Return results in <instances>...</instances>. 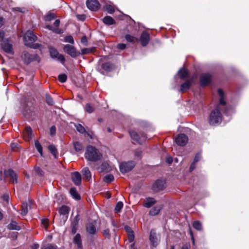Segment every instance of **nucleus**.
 I'll return each instance as SVG.
<instances>
[{
  "label": "nucleus",
  "instance_id": "39",
  "mask_svg": "<svg viewBox=\"0 0 249 249\" xmlns=\"http://www.w3.org/2000/svg\"><path fill=\"white\" fill-rule=\"evenodd\" d=\"M103 69L106 71H110L113 68V65L109 62L103 63L102 65Z\"/></svg>",
  "mask_w": 249,
  "mask_h": 249
},
{
  "label": "nucleus",
  "instance_id": "31",
  "mask_svg": "<svg viewBox=\"0 0 249 249\" xmlns=\"http://www.w3.org/2000/svg\"><path fill=\"white\" fill-rule=\"evenodd\" d=\"M103 22L107 25H113L115 23L114 19L110 16H106L103 19Z\"/></svg>",
  "mask_w": 249,
  "mask_h": 249
},
{
  "label": "nucleus",
  "instance_id": "19",
  "mask_svg": "<svg viewBox=\"0 0 249 249\" xmlns=\"http://www.w3.org/2000/svg\"><path fill=\"white\" fill-rule=\"evenodd\" d=\"M187 79L188 80L187 81L180 85V91L181 92L184 93L187 91L190 88L192 83V80H193V79Z\"/></svg>",
  "mask_w": 249,
  "mask_h": 249
},
{
  "label": "nucleus",
  "instance_id": "37",
  "mask_svg": "<svg viewBox=\"0 0 249 249\" xmlns=\"http://www.w3.org/2000/svg\"><path fill=\"white\" fill-rule=\"evenodd\" d=\"M46 103L49 106H53L54 104L52 96L48 93L45 95Z\"/></svg>",
  "mask_w": 249,
  "mask_h": 249
},
{
  "label": "nucleus",
  "instance_id": "25",
  "mask_svg": "<svg viewBox=\"0 0 249 249\" xmlns=\"http://www.w3.org/2000/svg\"><path fill=\"white\" fill-rule=\"evenodd\" d=\"M83 177L85 178L87 181H89L91 178V173L89 171L88 167H84L81 171Z\"/></svg>",
  "mask_w": 249,
  "mask_h": 249
},
{
  "label": "nucleus",
  "instance_id": "64",
  "mask_svg": "<svg viewBox=\"0 0 249 249\" xmlns=\"http://www.w3.org/2000/svg\"><path fill=\"white\" fill-rule=\"evenodd\" d=\"M24 10H25L24 8H19V7H16V8H14L13 9V11H19L21 13H24Z\"/></svg>",
  "mask_w": 249,
  "mask_h": 249
},
{
  "label": "nucleus",
  "instance_id": "45",
  "mask_svg": "<svg viewBox=\"0 0 249 249\" xmlns=\"http://www.w3.org/2000/svg\"><path fill=\"white\" fill-rule=\"evenodd\" d=\"M55 18V15L53 13H48L45 17V19L46 21H50Z\"/></svg>",
  "mask_w": 249,
  "mask_h": 249
},
{
  "label": "nucleus",
  "instance_id": "58",
  "mask_svg": "<svg viewBox=\"0 0 249 249\" xmlns=\"http://www.w3.org/2000/svg\"><path fill=\"white\" fill-rule=\"evenodd\" d=\"M196 162L193 161L190 166L189 172H192L196 168Z\"/></svg>",
  "mask_w": 249,
  "mask_h": 249
},
{
  "label": "nucleus",
  "instance_id": "4",
  "mask_svg": "<svg viewBox=\"0 0 249 249\" xmlns=\"http://www.w3.org/2000/svg\"><path fill=\"white\" fill-rule=\"evenodd\" d=\"M85 157L88 161L96 162L101 160L102 154L95 147L89 145L87 147Z\"/></svg>",
  "mask_w": 249,
  "mask_h": 249
},
{
  "label": "nucleus",
  "instance_id": "62",
  "mask_svg": "<svg viewBox=\"0 0 249 249\" xmlns=\"http://www.w3.org/2000/svg\"><path fill=\"white\" fill-rule=\"evenodd\" d=\"M76 17L78 19L84 21L86 19V16L85 15H77Z\"/></svg>",
  "mask_w": 249,
  "mask_h": 249
},
{
  "label": "nucleus",
  "instance_id": "50",
  "mask_svg": "<svg viewBox=\"0 0 249 249\" xmlns=\"http://www.w3.org/2000/svg\"><path fill=\"white\" fill-rule=\"evenodd\" d=\"M35 171L40 177H43L44 176V172L39 167L35 168Z\"/></svg>",
  "mask_w": 249,
  "mask_h": 249
},
{
  "label": "nucleus",
  "instance_id": "13",
  "mask_svg": "<svg viewBox=\"0 0 249 249\" xmlns=\"http://www.w3.org/2000/svg\"><path fill=\"white\" fill-rule=\"evenodd\" d=\"M2 48L3 51L6 53L13 54V45L10 40L8 39H5L1 43Z\"/></svg>",
  "mask_w": 249,
  "mask_h": 249
},
{
  "label": "nucleus",
  "instance_id": "53",
  "mask_svg": "<svg viewBox=\"0 0 249 249\" xmlns=\"http://www.w3.org/2000/svg\"><path fill=\"white\" fill-rule=\"evenodd\" d=\"M92 49L90 48H84L81 51V54L83 55L86 54L91 53Z\"/></svg>",
  "mask_w": 249,
  "mask_h": 249
},
{
  "label": "nucleus",
  "instance_id": "20",
  "mask_svg": "<svg viewBox=\"0 0 249 249\" xmlns=\"http://www.w3.org/2000/svg\"><path fill=\"white\" fill-rule=\"evenodd\" d=\"M73 243L77 245V249H83L81 236L80 233H77L74 236L73 239Z\"/></svg>",
  "mask_w": 249,
  "mask_h": 249
},
{
  "label": "nucleus",
  "instance_id": "27",
  "mask_svg": "<svg viewBox=\"0 0 249 249\" xmlns=\"http://www.w3.org/2000/svg\"><path fill=\"white\" fill-rule=\"evenodd\" d=\"M178 75L179 78H187V76L189 75V71L183 67L178 71Z\"/></svg>",
  "mask_w": 249,
  "mask_h": 249
},
{
  "label": "nucleus",
  "instance_id": "59",
  "mask_svg": "<svg viewBox=\"0 0 249 249\" xmlns=\"http://www.w3.org/2000/svg\"><path fill=\"white\" fill-rule=\"evenodd\" d=\"M189 234L190 235L192 243L194 245L195 244V238L194 236V234H193V231H192L190 227L189 228Z\"/></svg>",
  "mask_w": 249,
  "mask_h": 249
},
{
  "label": "nucleus",
  "instance_id": "63",
  "mask_svg": "<svg viewBox=\"0 0 249 249\" xmlns=\"http://www.w3.org/2000/svg\"><path fill=\"white\" fill-rule=\"evenodd\" d=\"M117 48L120 50H124L126 48V45L124 43H119L117 45Z\"/></svg>",
  "mask_w": 249,
  "mask_h": 249
},
{
  "label": "nucleus",
  "instance_id": "7",
  "mask_svg": "<svg viewBox=\"0 0 249 249\" xmlns=\"http://www.w3.org/2000/svg\"><path fill=\"white\" fill-rule=\"evenodd\" d=\"M49 52L51 57L53 58H55L57 60L59 61L62 63H64L65 59L63 55L60 54L56 49L53 47H49Z\"/></svg>",
  "mask_w": 249,
  "mask_h": 249
},
{
  "label": "nucleus",
  "instance_id": "30",
  "mask_svg": "<svg viewBox=\"0 0 249 249\" xmlns=\"http://www.w3.org/2000/svg\"><path fill=\"white\" fill-rule=\"evenodd\" d=\"M48 149L51 153L55 159H57L58 157V152L56 147L54 145H50L48 146Z\"/></svg>",
  "mask_w": 249,
  "mask_h": 249
},
{
  "label": "nucleus",
  "instance_id": "49",
  "mask_svg": "<svg viewBox=\"0 0 249 249\" xmlns=\"http://www.w3.org/2000/svg\"><path fill=\"white\" fill-rule=\"evenodd\" d=\"M64 41L66 42H69L72 44H74V40L71 36H66L64 38Z\"/></svg>",
  "mask_w": 249,
  "mask_h": 249
},
{
  "label": "nucleus",
  "instance_id": "3",
  "mask_svg": "<svg viewBox=\"0 0 249 249\" xmlns=\"http://www.w3.org/2000/svg\"><path fill=\"white\" fill-rule=\"evenodd\" d=\"M23 39L25 45L30 48L34 49H39L40 50H41L43 48V46L42 44L35 43V42L36 41L37 37L31 31L26 32Z\"/></svg>",
  "mask_w": 249,
  "mask_h": 249
},
{
  "label": "nucleus",
  "instance_id": "23",
  "mask_svg": "<svg viewBox=\"0 0 249 249\" xmlns=\"http://www.w3.org/2000/svg\"><path fill=\"white\" fill-rule=\"evenodd\" d=\"M129 133L133 140L135 141L138 143H141L139 133H138L137 132L134 130H129Z\"/></svg>",
  "mask_w": 249,
  "mask_h": 249
},
{
  "label": "nucleus",
  "instance_id": "61",
  "mask_svg": "<svg viewBox=\"0 0 249 249\" xmlns=\"http://www.w3.org/2000/svg\"><path fill=\"white\" fill-rule=\"evenodd\" d=\"M200 158H201V155H200V154L197 153L193 161L196 163L197 162H198L200 160Z\"/></svg>",
  "mask_w": 249,
  "mask_h": 249
},
{
  "label": "nucleus",
  "instance_id": "57",
  "mask_svg": "<svg viewBox=\"0 0 249 249\" xmlns=\"http://www.w3.org/2000/svg\"><path fill=\"white\" fill-rule=\"evenodd\" d=\"M56 133V127L54 125L52 126L50 128V135L53 136Z\"/></svg>",
  "mask_w": 249,
  "mask_h": 249
},
{
  "label": "nucleus",
  "instance_id": "8",
  "mask_svg": "<svg viewBox=\"0 0 249 249\" xmlns=\"http://www.w3.org/2000/svg\"><path fill=\"white\" fill-rule=\"evenodd\" d=\"M63 50L72 57H75L80 54L79 52H76L74 47L69 44L65 45L64 46Z\"/></svg>",
  "mask_w": 249,
  "mask_h": 249
},
{
  "label": "nucleus",
  "instance_id": "36",
  "mask_svg": "<svg viewBox=\"0 0 249 249\" xmlns=\"http://www.w3.org/2000/svg\"><path fill=\"white\" fill-rule=\"evenodd\" d=\"M35 146L37 151L40 154L41 156L43 155V150L41 144L39 143L38 141L36 140L35 141Z\"/></svg>",
  "mask_w": 249,
  "mask_h": 249
},
{
  "label": "nucleus",
  "instance_id": "5",
  "mask_svg": "<svg viewBox=\"0 0 249 249\" xmlns=\"http://www.w3.org/2000/svg\"><path fill=\"white\" fill-rule=\"evenodd\" d=\"M136 162L133 160L122 162L120 164V171L122 174L131 171L135 166Z\"/></svg>",
  "mask_w": 249,
  "mask_h": 249
},
{
  "label": "nucleus",
  "instance_id": "12",
  "mask_svg": "<svg viewBox=\"0 0 249 249\" xmlns=\"http://www.w3.org/2000/svg\"><path fill=\"white\" fill-rule=\"evenodd\" d=\"M149 240L152 246L154 247H156L159 244L160 239L158 238L155 230L152 229L151 230L149 236Z\"/></svg>",
  "mask_w": 249,
  "mask_h": 249
},
{
  "label": "nucleus",
  "instance_id": "54",
  "mask_svg": "<svg viewBox=\"0 0 249 249\" xmlns=\"http://www.w3.org/2000/svg\"><path fill=\"white\" fill-rule=\"evenodd\" d=\"M41 249H57V246L52 244H48L46 247L41 248Z\"/></svg>",
  "mask_w": 249,
  "mask_h": 249
},
{
  "label": "nucleus",
  "instance_id": "47",
  "mask_svg": "<svg viewBox=\"0 0 249 249\" xmlns=\"http://www.w3.org/2000/svg\"><path fill=\"white\" fill-rule=\"evenodd\" d=\"M85 110L87 112L91 113L94 111V108L89 104L88 103L86 105Z\"/></svg>",
  "mask_w": 249,
  "mask_h": 249
},
{
  "label": "nucleus",
  "instance_id": "33",
  "mask_svg": "<svg viewBox=\"0 0 249 249\" xmlns=\"http://www.w3.org/2000/svg\"><path fill=\"white\" fill-rule=\"evenodd\" d=\"M192 225L193 228L197 231H200L202 229V223L199 221H195L193 223Z\"/></svg>",
  "mask_w": 249,
  "mask_h": 249
},
{
  "label": "nucleus",
  "instance_id": "56",
  "mask_svg": "<svg viewBox=\"0 0 249 249\" xmlns=\"http://www.w3.org/2000/svg\"><path fill=\"white\" fill-rule=\"evenodd\" d=\"M128 240L130 243H131L134 241L135 235L134 233H131L130 234H128Z\"/></svg>",
  "mask_w": 249,
  "mask_h": 249
},
{
  "label": "nucleus",
  "instance_id": "51",
  "mask_svg": "<svg viewBox=\"0 0 249 249\" xmlns=\"http://www.w3.org/2000/svg\"><path fill=\"white\" fill-rule=\"evenodd\" d=\"M124 229L127 232V235L130 234L132 233H134V231L132 230V229H131V228L128 225H125L124 227Z\"/></svg>",
  "mask_w": 249,
  "mask_h": 249
},
{
  "label": "nucleus",
  "instance_id": "60",
  "mask_svg": "<svg viewBox=\"0 0 249 249\" xmlns=\"http://www.w3.org/2000/svg\"><path fill=\"white\" fill-rule=\"evenodd\" d=\"M81 42L82 44H83L85 45H87L88 40L86 36H84L81 38Z\"/></svg>",
  "mask_w": 249,
  "mask_h": 249
},
{
  "label": "nucleus",
  "instance_id": "46",
  "mask_svg": "<svg viewBox=\"0 0 249 249\" xmlns=\"http://www.w3.org/2000/svg\"><path fill=\"white\" fill-rule=\"evenodd\" d=\"M105 9L110 14H113L115 11L114 7L111 5H106Z\"/></svg>",
  "mask_w": 249,
  "mask_h": 249
},
{
  "label": "nucleus",
  "instance_id": "11",
  "mask_svg": "<svg viewBox=\"0 0 249 249\" xmlns=\"http://www.w3.org/2000/svg\"><path fill=\"white\" fill-rule=\"evenodd\" d=\"M165 182L161 179H158L155 181L152 186V190L155 192L162 191L165 188Z\"/></svg>",
  "mask_w": 249,
  "mask_h": 249
},
{
  "label": "nucleus",
  "instance_id": "40",
  "mask_svg": "<svg viewBox=\"0 0 249 249\" xmlns=\"http://www.w3.org/2000/svg\"><path fill=\"white\" fill-rule=\"evenodd\" d=\"M200 84L201 87H204L212 82V79H200Z\"/></svg>",
  "mask_w": 249,
  "mask_h": 249
},
{
  "label": "nucleus",
  "instance_id": "10",
  "mask_svg": "<svg viewBox=\"0 0 249 249\" xmlns=\"http://www.w3.org/2000/svg\"><path fill=\"white\" fill-rule=\"evenodd\" d=\"M23 58L25 62L29 63L32 61H36L38 63L40 62V58L37 54H32L28 53H25L23 55Z\"/></svg>",
  "mask_w": 249,
  "mask_h": 249
},
{
  "label": "nucleus",
  "instance_id": "55",
  "mask_svg": "<svg viewBox=\"0 0 249 249\" xmlns=\"http://www.w3.org/2000/svg\"><path fill=\"white\" fill-rule=\"evenodd\" d=\"M71 233L72 234H75L77 231L78 226L71 225Z\"/></svg>",
  "mask_w": 249,
  "mask_h": 249
},
{
  "label": "nucleus",
  "instance_id": "1",
  "mask_svg": "<svg viewBox=\"0 0 249 249\" xmlns=\"http://www.w3.org/2000/svg\"><path fill=\"white\" fill-rule=\"evenodd\" d=\"M217 93L220 97L218 105L212 111L209 117V123L210 125H214L220 123L222 121V114L220 111L219 106H226L225 101V93L222 89H218Z\"/></svg>",
  "mask_w": 249,
  "mask_h": 249
},
{
  "label": "nucleus",
  "instance_id": "6",
  "mask_svg": "<svg viewBox=\"0 0 249 249\" xmlns=\"http://www.w3.org/2000/svg\"><path fill=\"white\" fill-rule=\"evenodd\" d=\"M4 176L6 178H10V182L13 184L17 183L18 176L12 169L4 170Z\"/></svg>",
  "mask_w": 249,
  "mask_h": 249
},
{
  "label": "nucleus",
  "instance_id": "43",
  "mask_svg": "<svg viewBox=\"0 0 249 249\" xmlns=\"http://www.w3.org/2000/svg\"><path fill=\"white\" fill-rule=\"evenodd\" d=\"M125 38L128 42H135L139 40L138 39L136 38L133 36L130 35H126L125 36Z\"/></svg>",
  "mask_w": 249,
  "mask_h": 249
},
{
  "label": "nucleus",
  "instance_id": "24",
  "mask_svg": "<svg viewBox=\"0 0 249 249\" xmlns=\"http://www.w3.org/2000/svg\"><path fill=\"white\" fill-rule=\"evenodd\" d=\"M7 228L9 230L19 231L21 227L18 225V223L13 220H11V222L7 226Z\"/></svg>",
  "mask_w": 249,
  "mask_h": 249
},
{
  "label": "nucleus",
  "instance_id": "21",
  "mask_svg": "<svg viewBox=\"0 0 249 249\" xmlns=\"http://www.w3.org/2000/svg\"><path fill=\"white\" fill-rule=\"evenodd\" d=\"M23 137L25 140L29 141L32 137V130L30 126H26L23 132Z\"/></svg>",
  "mask_w": 249,
  "mask_h": 249
},
{
  "label": "nucleus",
  "instance_id": "9",
  "mask_svg": "<svg viewBox=\"0 0 249 249\" xmlns=\"http://www.w3.org/2000/svg\"><path fill=\"white\" fill-rule=\"evenodd\" d=\"M188 136L183 133L179 134L175 139L176 143L180 146H185L188 142Z\"/></svg>",
  "mask_w": 249,
  "mask_h": 249
},
{
  "label": "nucleus",
  "instance_id": "38",
  "mask_svg": "<svg viewBox=\"0 0 249 249\" xmlns=\"http://www.w3.org/2000/svg\"><path fill=\"white\" fill-rule=\"evenodd\" d=\"M46 28L49 29V30L52 31L53 32L58 34H61L63 33L61 29L59 28H55L54 27H53L52 25H47L46 26Z\"/></svg>",
  "mask_w": 249,
  "mask_h": 249
},
{
  "label": "nucleus",
  "instance_id": "22",
  "mask_svg": "<svg viewBox=\"0 0 249 249\" xmlns=\"http://www.w3.org/2000/svg\"><path fill=\"white\" fill-rule=\"evenodd\" d=\"M162 205H158L153 207L149 211V215L151 216H155L158 215L160 211L163 209Z\"/></svg>",
  "mask_w": 249,
  "mask_h": 249
},
{
  "label": "nucleus",
  "instance_id": "2",
  "mask_svg": "<svg viewBox=\"0 0 249 249\" xmlns=\"http://www.w3.org/2000/svg\"><path fill=\"white\" fill-rule=\"evenodd\" d=\"M34 99L31 96L27 95L23 97L21 102V107L23 115L25 117H29L33 114V108Z\"/></svg>",
  "mask_w": 249,
  "mask_h": 249
},
{
  "label": "nucleus",
  "instance_id": "28",
  "mask_svg": "<svg viewBox=\"0 0 249 249\" xmlns=\"http://www.w3.org/2000/svg\"><path fill=\"white\" fill-rule=\"evenodd\" d=\"M71 81L77 87L82 88L85 86V79H71Z\"/></svg>",
  "mask_w": 249,
  "mask_h": 249
},
{
  "label": "nucleus",
  "instance_id": "35",
  "mask_svg": "<svg viewBox=\"0 0 249 249\" xmlns=\"http://www.w3.org/2000/svg\"><path fill=\"white\" fill-rule=\"evenodd\" d=\"M74 150L77 152H80L83 149L82 144L78 142H75L73 143Z\"/></svg>",
  "mask_w": 249,
  "mask_h": 249
},
{
  "label": "nucleus",
  "instance_id": "32",
  "mask_svg": "<svg viewBox=\"0 0 249 249\" xmlns=\"http://www.w3.org/2000/svg\"><path fill=\"white\" fill-rule=\"evenodd\" d=\"M21 215L22 216L26 215L28 213V205L26 202H23L21 205Z\"/></svg>",
  "mask_w": 249,
  "mask_h": 249
},
{
  "label": "nucleus",
  "instance_id": "44",
  "mask_svg": "<svg viewBox=\"0 0 249 249\" xmlns=\"http://www.w3.org/2000/svg\"><path fill=\"white\" fill-rule=\"evenodd\" d=\"M75 127L77 131L81 134H84L86 132L85 128L80 124H76Z\"/></svg>",
  "mask_w": 249,
  "mask_h": 249
},
{
  "label": "nucleus",
  "instance_id": "14",
  "mask_svg": "<svg viewBox=\"0 0 249 249\" xmlns=\"http://www.w3.org/2000/svg\"><path fill=\"white\" fill-rule=\"evenodd\" d=\"M86 5L87 7L92 11H97L100 6V4L97 0H87Z\"/></svg>",
  "mask_w": 249,
  "mask_h": 249
},
{
  "label": "nucleus",
  "instance_id": "15",
  "mask_svg": "<svg viewBox=\"0 0 249 249\" xmlns=\"http://www.w3.org/2000/svg\"><path fill=\"white\" fill-rule=\"evenodd\" d=\"M139 40L142 46H146L148 44L150 40L149 34L147 32L143 31L142 33Z\"/></svg>",
  "mask_w": 249,
  "mask_h": 249
},
{
  "label": "nucleus",
  "instance_id": "29",
  "mask_svg": "<svg viewBox=\"0 0 249 249\" xmlns=\"http://www.w3.org/2000/svg\"><path fill=\"white\" fill-rule=\"evenodd\" d=\"M70 193L71 196H72V197L75 199L79 200L81 199L80 196L77 192L76 189L75 188L72 187L71 188Z\"/></svg>",
  "mask_w": 249,
  "mask_h": 249
},
{
  "label": "nucleus",
  "instance_id": "34",
  "mask_svg": "<svg viewBox=\"0 0 249 249\" xmlns=\"http://www.w3.org/2000/svg\"><path fill=\"white\" fill-rule=\"evenodd\" d=\"M114 179V177L112 174H107L106 176L104 177L103 178V180L105 182L107 183H109Z\"/></svg>",
  "mask_w": 249,
  "mask_h": 249
},
{
  "label": "nucleus",
  "instance_id": "16",
  "mask_svg": "<svg viewBox=\"0 0 249 249\" xmlns=\"http://www.w3.org/2000/svg\"><path fill=\"white\" fill-rule=\"evenodd\" d=\"M70 211V208L66 205H63L59 209V213L60 215H63V218L64 219V222L67 220Z\"/></svg>",
  "mask_w": 249,
  "mask_h": 249
},
{
  "label": "nucleus",
  "instance_id": "52",
  "mask_svg": "<svg viewBox=\"0 0 249 249\" xmlns=\"http://www.w3.org/2000/svg\"><path fill=\"white\" fill-rule=\"evenodd\" d=\"M41 223L47 229L49 226V220L47 218H43L41 220Z\"/></svg>",
  "mask_w": 249,
  "mask_h": 249
},
{
  "label": "nucleus",
  "instance_id": "41",
  "mask_svg": "<svg viewBox=\"0 0 249 249\" xmlns=\"http://www.w3.org/2000/svg\"><path fill=\"white\" fill-rule=\"evenodd\" d=\"M124 204L123 203L122 201H119L117 203L115 208V212L116 213H120L123 207Z\"/></svg>",
  "mask_w": 249,
  "mask_h": 249
},
{
  "label": "nucleus",
  "instance_id": "42",
  "mask_svg": "<svg viewBox=\"0 0 249 249\" xmlns=\"http://www.w3.org/2000/svg\"><path fill=\"white\" fill-rule=\"evenodd\" d=\"M103 236L108 239H110L111 237V234L110 233V230L108 228L103 230L102 231Z\"/></svg>",
  "mask_w": 249,
  "mask_h": 249
},
{
  "label": "nucleus",
  "instance_id": "18",
  "mask_svg": "<svg viewBox=\"0 0 249 249\" xmlns=\"http://www.w3.org/2000/svg\"><path fill=\"white\" fill-rule=\"evenodd\" d=\"M86 231L90 235H94L96 233L97 231L94 222H89L86 226Z\"/></svg>",
  "mask_w": 249,
  "mask_h": 249
},
{
  "label": "nucleus",
  "instance_id": "26",
  "mask_svg": "<svg viewBox=\"0 0 249 249\" xmlns=\"http://www.w3.org/2000/svg\"><path fill=\"white\" fill-rule=\"evenodd\" d=\"M156 203V201L154 198L148 197L146 198V201L143 203V206L146 208H149L151 207Z\"/></svg>",
  "mask_w": 249,
  "mask_h": 249
},
{
  "label": "nucleus",
  "instance_id": "48",
  "mask_svg": "<svg viewBox=\"0 0 249 249\" xmlns=\"http://www.w3.org/2000/svg\"><path fill=\"white\" fill-rule=\"evenodd\" d=\"M79 221V215L77 214L73 219V220L71 221V225H75V226H78V222Z\"/></svg>",
  "mask_w": 249,
  "mask_h": 249
},
{
  "label": "nucleus",
  "instance_id": "17",
  "mask_svg": "<svg viewBox=\"0 0 249 249\" xmlns=\"http://www.w3.org/2000/svg\"><path fill=\"white\" fill-rule=\"evenodd\" d=\"M71 180L76 186H79L81 183V175L78 172H74L71 174Z\"/></svg>",
  "mask_w": 249,
  "mask_h": 249
}]
</instances>
